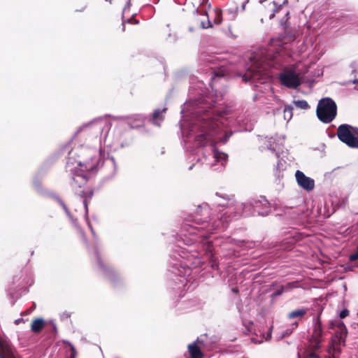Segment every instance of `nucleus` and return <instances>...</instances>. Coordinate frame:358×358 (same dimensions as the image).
Returning <instances> with one entry per match:
<instances>
[{"mask_svg": "<svg viewBox=\"0 0 358 358\" xmlns=\"http://www.w3.org/2000/svg\"><path fill=\"white\" fill-rule=\"evenodd\" d=\"M67 167H68V169H69V170H70L71 171H73V170H72V169H71V165H70V164H69V163H68V166H67Z\"/></svg>", "mask_w": 358, "mask_h": 358, "instance_id": "26", "label": "nucleus"}, {"mask_svg": "<svg viewBox=\"0 0 358 358\" xmlns=\"http://www.w3.org/2000/svg\"><path fill=\"white\" fill-rule=\"evenodd\" d=\"M294 104L299 108L301 109H307L308 108V104L307 101L304 100H299V101H294Z\"/></svg>", "mask_w": 358, "mask_h": 358, "instance_id": "15", "label": "nucleus"}, {"mask_svg": "<svg viewBox=\"0 0 358 358\" xmlns=\"http://www.w3.org/2000/svg\"><path fill=\"white\" fill-rule=\"evenodd\" d=\"M295 178L297 184L306 191H311L315 187V181L313 179L306 176L302 171H296Z\"/></svg>", "mask_w": 358, "mask_h": 358, "instance_id": "8", "label": "nucleus"}, {"mask_svg": "<svg viewBox=\"0 0 358 358\" xmlns=\"http://www.w3.org/2000/svg\"><path fill=\"white\" fill-rule=\"evenodd\" d=\"M348 315V310H343L340 313V317L341 318H345Z\"/></svg>", "mask_w": 358, "mask_h": 358, "instance_id": "20", "label": "nucleus"}, {"mask_svg": "<svg viewBox=\"0 0 358 358\" xmlns=\"http://www.w3.org/2000/svg\"><path fill=\"white\" fill-rule=\"evenodd\" d=\"M84 204H85V206L86 210H87V203H86V201H84Z\"/></svg>", "mask_w": 358, "mask_h": 358, "instance_id": "27", "label": "nucleus"}, {"mask_svg": "<svg viewBox=\"0 0 358 358\" xmlns=\"http://www.w3.org/2000/svg\"><path fill=\"white\" fill-rule=\"evenodd\" d=\"M70 346H71V357L75 358L76 354V349L73 345H70Z\"/></svg>", "mask_w": 358, "mask_h": 358, "instance_id": "21", "label": "nucleus"}, {"mask_svg": "<svg viewBox=\"0 0 358 358\" xmlns=\"http://www.w3.org/2000/svg\"><path fill=\"white\" fill-rule=\"evenodd\" d=\"M358 259V247L355 252L352 253L350 256V261H355Z\"/></svg>", "mask_w": 358, "mask_h": 358, "instance_id": "18", "label": "nucleus"}, {"mask_svg": "<svg viewBox=\"0 0 358 358\" xmlns=\"http://www.w3.org/2000/svg\"><path fill=\"white\" fill-rule=\"evenodd\" d=\"M322 324L319 318H317L314 321V328L312 335V338L310 341V345L313 349H317L320 348V344L322 342Z\"/></svg>", "mask_w": 358, "mask_h": 358, "instance_id": "9", "label": "nucleus"}, {"mask_svg": "<svg viewBox=\"0 0 358 358\" xmlns=\"http://www.w3.org/2000/svg\"><path fill=\"white\" fill-rule=\"evenodd\" d=\"M213 15H214V23L215 24H220L222 22V11L219 8H215L213 10Z\"/></svg>", "mask_w": 358, "mask_h": 358, "instance_id": "13", "label": "nucleus"}, {"mask_svg": "<svg viewBox=\"0 0 358 358\" xmlns=\"http://www.w3.org/2000/svg\"><path fill=\"white\" fill-rule=\"evenodd\" d=\"M245 3H243V6H242L243 10H244V9H245Z\"/></svg>", "mask_w": 358, "mask_h": 358, "instance_id": "31", "label": "nucleus"}, {"mask_svg": "<svg viewBox=\"0 0 358 358\" xmlns=\"http://www.w3.org/2000/svg\"><path fill=\"white\" fill-rule=\"evenodd\" d=\"M271 332H269L268 334H267V336L266 338H265L266 341H268V339L271 338Z\"/></svg>", "mask_w": 358, "mask_h": 358, "instance_id": "24", "label": "nucleus"}, {"mask_svg": "<svg viewBox=\"0 0 358 358\" xmlns=\"http://www.w3.org/2000/svg\"><path fill=\"white\" fill-rule=\"evenodd\" d=\"M330 328L335 330V335L331 340L329 353L332 358H336L341 347L345 345L348 331L344 323L340 320L331 321Z\"/></svg>", "mask_w": 358, "mask_h": 358, "instance_id": "4", "label": "nucleus"}, {"mask_svg": "<svg viewBox=\"0 0 358 358\" xmlns=\"http://www.w3.org/2000/svg\"><path fill=\"white\" fill-rule=\"evenodd\" d=\"M201 27L203 28V29H207V28H210V27H212L213 25L211 24V22L209 20V17L207 16V21L206 22H203L202 21L201 22Z\"/></svg>", "mask_w": 358, "mask_h": 358, "instance_id": "17", "label": "nucleus"}, {"mask_svg": "<svg viewBox=\"0 0 358 358\" xmlns=\"http://www.w3.org/2000/svg\"><path fill=\"white\" fill-rule=\"evenodd\" d=\"M244 213H245V215H249V214H250V213H248L247 211H245V212H244Z\"/></svg>", "mask_w": 358, "mask_h": 358, "instance_id": "33", "label": "nucleus"}, {"mask_svg": "<svg viewBox=\"0 0 358 358\" xmlns=\"http://www.w3.org/2000/svg\"><path fill=\"white\" fill-rule=\"evenodd\" d=\"M227 138H228V137H226V138L223 140V142H226V141H227ZM219 141H221V139H219Z\"/></svg>", "mask_w": 358, "mask_h": 358, "instance_id": "28", "label": "nucleus"}, {"mask_svg": "<svg viewBox=\"0 0 358 358\" xmlns=\"http://www.w3.org/2000/svg\"><path fill=\"white\" fill-rule=\"evenodd\" d=\"M44 326V320L42 318H37L33 320L31 324V329L33 332L38 333L43 329Z\"/></svg>", "mask_w": 358, "mask_h": 358, "instance_id": "11", "label": "nucleus"}, {"mask_svg": "<svg viewBox=\"0 0 358 358\" xmlns=\"http://www.w3.org/2000/svg\"><path fill=\"white\" fill-rule=\"evenodd\" d=\"M354 83H358V78H357V79L354 80Z\"/></svg>", "mask_w": 358, "mask_h": 358, "instance_id": "29", "label": "nucleus"}, {"mask_svg": "<svg viewBox=\"0 0 358 358\" xmlns=\"http://www.w3.org/2000/svg\"><path fill=\"white\" fill-rule=\"evenodd\" d=\"M205 345L202 340L197 338L195 341L189 344L187 346L188 358H203V349Z\"/></svg>", "mask_w": 358, "mask_h": 358, "instance_id": "7", "label": "nucleus"}, {"mask_svg": "<svg viewBox=\"0 0 358 358\" xmlns=\"http://www.w3.org/2000/svg\"><path fill=\"white\" fill-rule=\"evenodd\" d=\"M229 12L233 15V17H234L238 12V8L234 7L233 8H229Z\"/></svg>", "mask_w": 358, "mask_h": 358, "instance_id": "19", "label": "nucleus"}, {"mask_svg": "<svg viewBox=\"0 0 358 358\" xmlns=\"http://www.w3.org/2000/svg\"><path fill=\"white\" fill-rule=\"evenodd\" d=\"M272 59L270 52L266 53H256L254 56L250 58L249 66L246 73L243 76L245 81H248L250 79L260 80L266 75L264 73L266 68L263 66V63L266 60Z\"/></svg>", "mask_w": 358, "mask_h": 358, "instance_id": "3", "label": "nucleus"}, {"mask_svg": "<svg viewBox=\"0 0 358 358\" xmlns=\"http://www.w3.org/2000/svg\"><path fill=\"white\" fill-rule=\"evenodd\" d=\"M277 43H278V41L273 40V41H271V46H272V47H275V46H276V45H277Z\"/></svg>", "mask_w": 358, "mask_h": 358, "instance_id": "23", "label": "nucleus"}, {"mask_svg": "<svg viewBox=\"0 0 358 358\" xmlns=\"http://www.w3.org/2000/svg\"><path fill=\"white\" fill-rule=\"evenodd\" d=\"M18 322H20V320H15V324H18Z\"/></svg>", "mask_w": 358, "mask_h": 358, "instance_id": "32", "label": "nucleus"}, {"mask_svg": "<svg viewBox=\"0 0 358 358\" xmlns=\"http://www.w3.org/2000/svg\"><path fill=\"white\" fill-rule=\"evenodd\" d=\"M305 314H306V310H303V309H299V310H294V311L291 312L289 314V318H294V317H301V316H303Z\"/></svg>", "mask_w": 358, "mask_h": 358, "instance_id": "14", "label": "nucleus"}, {"mask_svg": "<svg viewBox=\"0 0 358 358\" xmlns=\"http://www.w3.org/2000/svg\"><path fill=\"white\" fill-rule=\"evenodd\" d=\"M78 166H79V169L81 172H84L85 170H90L91 169L90 167H87L85 164H83L80 162L78 163ZM86 176L83 173H80L77 171L75 174V176L73 178L72 185L73 187H81L86 183Z\"/></svg>", "mask_w": 358, "mask_h": 358, "instance_id": "10", "label": "nucleus"}, {"mask_svg": "<svg viewBox=\"0 0 358 358\" xmlns=\"http://www.w3.org/2000/svg\"><path fill=\"white\" fill-rule=\"evenodd\" d=\"M166 108H164L162 110H157L153 113L152 121L155 124L160 125L161 122L163 120V117L161 115L162 113L165 112Z\"/></svg>", "mask_w": 358, "mask_h": 358, "instance_id": "12", "label": "nucleus"}, {"mask_svg": "<svg viewBox=\"0 0 358 358\" xmlns=\"http://www.w3.org/2000/svg\"><path fill=\"white\" fill-rule=\"evenodd\" d=\"M273 17H274V13H272V14L271 15V16H270V18L271 19V18H273Z\"/></svg>", "mask_w": 358, "mask_h": 358, "instance_id": "30", "label": "nucleus"}, {"mask_svg": "<svg viewBox=\"0 0 358 358\" xmlns=\"http://www.w3.org/2000/svg\"><path fill=\"white\" fill-rule=\"evenodd\" d=\"M269 6L271 8H275V5L273 3H269Z\"/></svg>", "mask_w": 358, "mask_h": 358, "instance_id": "25", "label": "nucleus"}, {"mask_svg": "<svg viewBox=\"0 0 358 358\" xmlns=\"http://www.w3.org/2000/svg\"><path fill=\"white\" fill-rule=\"evenodd\" d=\"M308 358H313V357H317V355L314 353H310L307 355Z\"/></svg>", "mask_w": 358, "mask_h": 358, "instance_id": "22", "label": "nucleus"}, {"mask_svg": "<svg viewBox=\"0 0 358 358\" xmlns=\"http://www.w3.org/2000/svg\"><path fill=\"white\" fill-rule=\"evenodd\" d=\"M317 115L324 123L331 122L336 115V105L330 98L321 99L317 105Z\"/></svg>", "mask_w": 358, "mask_h": 358, "instance_id": "5", "label": "nucleus"}, {"mask_svg": "<svg viewBox=\"0 0 358 358\" xmlns=\"http://www.w3.org/2000/svg\"><path fill=\"white\" fill-rule=\"evenodd\" d=\"M308 70L306 64L299 62L286 67L279 74V80L282 85L289 88H296L302 82L303 76Z\"/></svg>", "mask_w": 358, "mask_h": 358, "instance_id": "2", "label": "nucleus"}, {"mask_svg": "<svg viewBox=\"0 0 358 358\" xmlns=\"http://www.w3.org/2000/svg\"><path fill=\"white\" fill-rule=\"evenodd\" d=\"M215 125L218 127V123L213 122L208 120V117H205L203 118L201 125L194 128V129H197L198 132H199L196 137V141L199 145L204 146L210 143V145H213L214 141L212 140V138L217 134V132L214 131L215 129ZM212 152L215 160L220 163L222 166H224L227 161V155L224 152H219L214 146H212Z\"/></svg>", "mask_w": 358, "mask_h": 358, "instance_id": "1", "label": "nucleus"}, {"mask_svg": "<svg viewBox=\"0 0 358 358\" xmlns=\"http://www.w3.org/2000/svg\"><path fill=\"white\" fill-rule=\"evenodd\" d=\"M338 138L349 147L358 148V129L348 124H342L337 130Z\"/></svg>", "mask_w": 358, "mask_h": 358, "instance_id": "6", "label": "nucleus"}, {"mask_svg": "<svg viewBox=\"0 0 358 358\" xmlns=\"http://www.w3.org/2000/svg\"><path fill=\"white\" fill-rule=\"evenodd\" d=\"M284 117L285 120H287V121L291 120L292 117V113L290 108H285L284 109Z\"/></svg>", "mask_w": 358, "mask_h": 358, "instance_id": "16", "label": "nucleus"}]
</instances>
